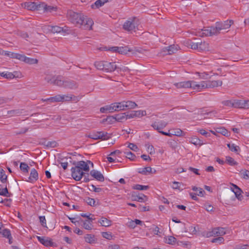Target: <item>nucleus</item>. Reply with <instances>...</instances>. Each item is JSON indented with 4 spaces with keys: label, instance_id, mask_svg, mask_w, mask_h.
<instances>
[{
    "label": "nucleus",
    "instance_id": "f257e3e1",
    "mask_svg": "<svg viewBox=\"0 0 249 249\" xmlns=\"http://www.w3.org/2000/svg\"><path fill=\"white\" fill-rule=\"evenodd\" d=\"M69 20L76 27L85 30H91L94 24L93 20L81 13L70 11L67 13Z\"/></svg>",
    "mask_w": 249,
    "mask_h": 249
},
{
    "label": "nucleus",
    "instance_id": "f03ea898",
    "mask_svg": "<svg viewBox=\"0 0 249 249\" xmlns=\"http://www.w3.org/2000/svg\"><path fill=\"white\" fill-rule=\"evenodd\" d=\"M74 167L71 169V176L77 181L80 180L86 172L89 170L90 166L93 167V164L89 160L80 161L75 163Z\"/></svg>",
    "mask_w": 249,
    "mask_h": 249
},
{
    "label": "nucleus",
    "instance_id": "7ed1b4c3",
    "mask_svg": "<svg viewBox=\"0 0 249 249\" xmlns=\"http://www.w3.org/2000/svg\"><path fill=\"white\" fill-rule=\"evenodd\" d=\"M46 80L50 83H53L55 85L59 87H64L69 88H74L76 87V84L73 82L68 80H65L63 78L61 77H57L56 78H53L50 79V76L46 77Z\"/></svg>",
    "mask_w": 249,
    "mask_h": 249
},
{
    "label": "nucleus",
    "instance_id": "20e7f679",
    "mask_svg": "<svg viewBox=\"0 0 249 249\" xmlns=\"http://www.w3.org/2000/svg\"><path fill=\"white\" fill-rule=\"evenodd\" d=\"M140 21L136 17L129 18L125 22V31L132 34L139 30Z\"/></svg>",
    "mask_w": 249,
    "mask_h": 249
},
{
    "label": "nucleus",
    "instance_id": "39448f33",
    "mask_svg": "<svg viewBox=\"0 0 249 249\" xmlns=\"http://www.w3.org/2000/svg\"><path fill=\"white\" fill-rule=\"evenodd\" d=\"M233 23V20H227L223 22H216L214 26L219 35L221 33V31L229 29Z\"/></svg>",
    "mask_w": 249,
    "mask_h": 249
},
{
    "label": "nucleus",
    "instance_id": "423d86ee",
    "mask_svg": "<svg viewBox=\"0 0 249 249\" xmlns=\"http://www.w3.org/2000/svg\"><path fill=\"white\" fill-rule=\"evenodd\" d=\"M52 102H63L69 101H78L77 97L69 95H57L51 99H48Z\"/></svg>",
    "mask_w": 249,
    "mask_h": 249
},
{
    "label": "nucleus",
    "instance_id": "0eeeda50",
    "mask_svg": "<svg viewBox=\"0 0 249 249\" xmlns=\"http://www.w3.org/2000/svg\"><path fill=\"white\" fill-rule=\"evenodd\" d=\"M197 36H217L218 34L215 26L209 27L206 29H201L200 32L196 35Z\"/></svg>",
    "mask_w": 249,
    "mask_h": 249
},
{
    "label": "nucleus",
    "instance_id": "6e6552de",
    "mask_svg": "<svg viewBox=\"0 0 249 249\" xmlns=\"http://www.w3.org/2000/svg\"><path fill=\"white\" fill-rule=\"evenodd\" d=\"M41 3L28 1L21 4V6L25 9L31 11H41Z\"/></svg>",
    "mask_w": 249,
    "mask_h": 249
},
{
    "label": "nucleus",
    "instance_id": "1a4fd4ad",
    "mask_svg": "<svg viewBox=\"0 0 249 249\" xmlns=\"http://www.w3.org/2000/svg\"><path fill=\"white\" fill-rule=\"evenodd\" d=\"M87 137L94 140H106L110 138V135L104 132H92L87 134Z\"/></svg>",
    "mask_w": 249,
    "mask_h": 249
},
{
    "label": "nucleus",
    "instance_id": "9d476101",
    "mask_svg": "<svg viewBox=\"0 0 249 249\" xmlns=\"http://www.w3.org/2000/svg\"><path fill=\"white\" fill-rule=\"evenodd\" d=\"M146 115L145 110H131L125 111V119H131L135 117H141Z\"/></svg>",
    "mask_w": 249,
    "mask_h": 249
},
{
    "label": "nucleus",
    "instance_id": "9b49d317",
    "mask_svg": "<svg viewBox=\"0 0 249 249\" xmlns=\"http://www.w3.org/2000/svg\"><path fill=\"white\" fill-rule=\"evenodd\" d=\"M179 49V47L178 45H170L163 48L160 52V54L162 55L172 54L176 53Z\"/></svg>",
    "mask_w": 249,
    "mask_h": 249
},
{
    "label": "nucleus",
    "instance_id": "f8f14e48",
    "mask_svg": "<svg viewBox=\"0 0 249 249\" xmlns=\"http://www.w3.org/2000/svg\"><path fill=\"white\" fill-rule=\"evenodd\" d=\"M226 234L225 229L223 228H215L207 233V237L210 236H222Z\"/></svg>",
    "mask_w": 249,
    "mask_h": 249
},
{
    "label": "nucleus",
    "instance_id": "ddd939ff",
    "mask_svg": "<svg viewBox=\"0 0 249 249\" xmlns=\"http://www.w3.org/2000/svg\"><path fill=\"white\" fill-rule=\"evenodd\" d=\"M191 88L199 91L204 89H207L206 82V81H203L199 83H197L195 81H191Z\"/></svg>",
    "mask_w": 249,
    "mask_h": 249
},
{
    "label": "nucleus",
    "instance_id": "4468645a",
    "mask_svg": "<svg viewBox=\"0 0 249 249\" xmlns=\"http://www.w3.org/2000/svg\"><path fill=\"white\" fill-rule=\"evenodd\" d=\"M57 10V7L55 6L47 5L44 3H41V11L46 13H54Z\"/></svg>",
    "mask_w": 249,
    "mask_h": 249
},
{
    "label": "nucleus",
    "instance_id": "2eb2a0df",
    "mask_svg": "<svg viewBox=\"0 0 249 249\" xmlns=\"http://www.w3.org/2000/svg\"><path fill=\"white\" fill-rule=\"evenodd\" d=\"M167 124V123L162 120L155 121L152 124V126L159 132L161 131V130L164 128Z\"/></svg>",
    "mask_w": 249,
    "mask_h": 249
},
{
    "label": "nucleus",
    "instance_id": "dca6fc26",
    "mask_svg": "<svg viewBox=\"0 0 249 249\" xmlns=\"http://www.w3.org/2000/svg\"><path fill=\"white\" fill-rule=\"evenodd\" d=\"M231 191L234 193L236 197L240 201L242 200L243 196L241 195L242 191L237 185L231 184Z\"/></svg>",
    "mask_w": 249,
    "mask_h": 249
},
{
    "label": "nucleus",
    "instance_id": "f3484780",
    "mask_svg": "<svg viewBox=\"0 0 249 249\" xmlns=\"http://www.w3.org/2000/svg\"><path fill=\"white\" fill-rule=\"evenodd\" d=\"M118 66L115 62H109L105 61L104 71L106 72H112L115 71Z\"/></svg>",
    "mask_w": 249,
    "mask_h": 249
},
{
    "label": "nucleus",
    "instance_id": "a211bd4d",
    "mask_svg": "<svg viewBox=\"0 0 249 249\" xmlns=\"http://www.w3.org/2000/svg\"><path fill=\"white\" fill-rule=\"evenodd\" d=\"M38 179V174L37 172L35 169H32L31 170L29 177L28 178V182L31 183H34Z\"/></svg>",
    "mask_w": 249,
    "mask_h": 249
},
{
    "label": "nucleus",
    "instance_id": "6ab92c4d",
    "mask_svg": "<svg viewBox=\"0 0 249 249\" xmlns=\"http://www.w3.org/2000/svg\"><path fill=\"white\" fill-rule=\"evenodd\" d=\"M207 84V89L214 88L219 86H221L223 82L221 80L206 81Z\"/></svg>",
    "mask_w": 249,
    "mask_h": 249
},
{
    "label": "nucleus",
    "instance_id": "aec40b11",
    "mask_svg": "<svg viewBox=\"0 0 249 249\" xmlns=\"http://www.w3.org/2000/svg\"><path fill=\"white\" fill-rule=\"evenodd\" d=\"M37 238L42 244L46 247L52 246L53 245L52 240L48 237L37 236Z\"/></svg>",
    "mask_w": 249,
    "mask_h": 249
},
{
    "label": "nucleus",
    "instance_id": "412c9836",
    "mask_svg": "<svg viewBox=\"0 0 249 249\" xmlns=\"http://www.w3.org/2000/svg\"><path fill=\"white\" fill-rule=\"evenodd\" d=\"M98 223L100 226L105 227H110L112 225L111 220L105 217H102L100 218L99 219Z\"/></svg>",
    "mask_w": 249,
    "mask_h": 249
},
{
    "label": "nucleus",
    "instance_id": "4be33fe9",
    "mask_svg": "<svg viewBox=\"0 0 249 249\" xmlns=\"http://www.w3.org/2000/svg\"><path fill=\"white\" fill-rule=\"evenodd\" d=\"M84 239L86 243L89 244H95L97 243V240L95 236L91 234H87L85 235Z\"/></svg>",
    "mask_w": 249,
    "mask_h": 249
},
{
    "label": "nucleus",
    "instance_id": "5701e85b",
    "mask_svg": "<svg viewBox=\"0 0 249 249\" xmlns=\"http://www.w3.org/2000/svg\"><path fill=\"white\" fill-rule=\"evenodd\" d=\"M90 175L97 180L103 181L104 178L103 175L99 171L93 170L90 172Z\"/></svg>",
    "mask_w": 249,
    "mask_h": 249
},
{
    "label": "nucleus",
    "instance_id": "b1692460",
    "mask_svg": "<svg viewBox=\"0 0 249 249\" xmlns=\"http://www.w3.org/2000/svg\"><path fill=\"white\" fill-rule=\"evenodd\" d=\"M156 172V170L154 169L153 170L151 167H146L144 168H140L139 169V173L144 175H147L150 174H155Z\"/></svg>",
    "mask_w": 249,
    "mask_h": 249
},
{
    "label": "nucleus",
    "instance_id": "393cba45",
    "mask_svg": "<svg viewBox=\"0 0 249 249\" xmlns=\"http://www.w3.org/2000/svg\"><path fill=\"white\" fill-rule=\"evenodd\" d=\"M174 85L178 89L179 88H191V81H183L175 83Z\"/></svg>",
    "mask_w": 249,
    "mask_h": 249
},
{
    "label": "nucleus",
    "instance_id": "a878e982",
    "mask_svg": "<svg viewBox=\"0 0 249 249\" xmlns=\"http://www.w3.org/2000/svg\"><path fill=\"white\" fill-rule=\"evenodd\" d=\"M0 234H1L3 237H7L9 239V242L11 243V234L10 231L3 227L2 224L0 223Z\"/></svg>",
    "mask_w": 249,
    "mask_h": 249
},
{
    "label": "nucleus",
    "instance_id": "bb28decb",
    "mask_svg": "<svg viewBox=\"0 0 249 249\" xmlns=\"http://www.w3.org/2000/svg\"><path fill=\"white\" fill-rule=\"evenodd\" d=\"M107 51H110L112 53H123L124 51L123 47L113 46L108 47L106 49Z\"/></svg>",
    "mask_w": 249,
    "mask_h": 249
},
{
    "label": "nucleus",
    "instance_id": "cd10ccee",
    "mask_svg": "<svg viewBox=\"0 0 249 249\" xmlns=\"http://www.w3.org/2000/svg\"><path fill=\"white\" fill-rule=\"evenodd\" d=\"M100 111L103 113H108L113 112L112 104L106 105L100 108Z\"/></svg>",
    "mask_w": 249,
    "mask_h": 249
},
{
    "label": "nucleus",
    "instance_id": "c85d7f7f",
    "mask_svg": "<svg viewBox=\"0 0 249 249\" xmlns=\"http://www.w3.org/2000/svg\"><path fill=\"white\" fill-rule=\"evenodd\" d=\"M113 112L122 110L124 109V105L122 103H114L112 104Z\"/></svg>",
    "mask_w": 249,
    "mask_h": 249
},
{
    "label": "nucleus",
    "instance_id": "c756f323",
    "mask_svg": "<svg viewBox=\"0 0 249 249\" xmlns=\"http://www.w3.org/2000/svg\"><path fill=\"white\" fill-rule=\"evenodd\" d=\"M92 221L91 220L87 219L85 221H81L83 222V227L87 230H91L92 229Z\"/></svg>",
    "mask_w": 249,
    "mask_h": 249
},
{
    "label": "nucleus",
    "instance_id": "7c9ffc66",
    "mask_svg": "<svg viewBox=\"0 0 249 249\" xmlns=\"http://www.w3.org/2000/svg\"><path fill=\"white\" fill-rule=\"evenodd\" d=\"M86 202L88 205L92 207H95L100 205V203L98 200H95L93 198L89 197L87 198L86 199Z\"/></svg>",
    "mask_w": 249,
    "mask_h": 249
},
{
    "label": "nucleus",
    "instance_id": "2f4dec72",
    "mask_svg": "<svg viewBox=\"0 0 249 249\" xmlns=\"http://www.w3.org/2000/svg\"><path fill=\"white\" fill-rule=\"evenodd\" d=\"M105 61H95L94 66L99 70L104 71Z\"/></svg>",
    "mask_w": 249,
    "mask_h": 249
},
{
    "label": "nucleus",
    "instance_id": "473e14b6",
    "mask_svg": "<svg viewBox=\"0 0 249 249\" xmlns=\"http://www.w3.org/2000/svg\"><path fill=\"white\" fill-rule=\"evenodd\" d=\"M209 44L206 42L198 43V51H205L209 50Z\"/></svg>",
    "mask_w": 249,
    "mask_h": 249
},
{
    "label": "nucleus",
    "instance_id": "72a5a7b5",
    "mask_svg": "<svg viewBox=\"0 0 249 249\" xmlns=\"http://www.w3.org/2000/svg\"><path fill=\"white\" fill-rule=\"evenodd\" d=\"M133 196V200H136V201H137L139 202H145V201H147V200H148L147 196L143 194H141V195L137 196Z\"/></svg>",
    "mask_w": 249,
    "mask_h": 249
},
{
    "label": "nucleus",
    "instance_id": "f704fd0d",
    "mask_svg": "<svg viewBox=\"0 0 249 249\" xmlns=\"http://www.w3.org/2000/svg\"><path fill=\"white\" fill-rule=\"evenodd\" d=\"M233 107L243 108V100L233 99Z\"/></svg>",
    "mask_w": 249,
    "mask_h": 249
},
{
    "label": "nucleus",
    "instance_id": "c9c22d12",
    "mask_svg": "<svg viewBox=\"0 0 249 249\" xmlns=\"http://www.w3.org/2000/svg\"><path fill=\"white\" fill-rule=\"evenodd\" d=\"M24 62L30 65L36 64L38 63V60L36 58H29L26 56Z\"/></svg>",
    "mask_w": 249,
    "mask_h": 249
},
{
    "label": "nucleus",
    "instance_id": "e433bc0d",
    "mask_svg": "<svg viewBox=\"0 0 249 249\" xmlns=\"http://www.w3.org/2000/svg\"><path fill=\"white\" fill-rule=\"evenodd\" d=\"M137 104L131 101H125V110L126 109H132L137 107Z\"/></svg>",
    "mask_w": 249,
    "mask_h": 249
},
{
    "label": "nucleus",
    "instance_id": "4c0bfd02",
    "mask_svg": "<svg viewBox=\"0 0 249 249\" xmlns=\"http://www.w3.org/2000/svg\"><path fill=\"white\" fill-rule=\"evenodd\" d=\"M104 5V3L102 2V1H101V0H97L91 5V8L92 9H96L103 6Z\"/></svg>",
    "mask_w": 249,
    "mask_h": 249
},
{
    "label": "nucleus",
    "instance_id": "58836bf2",
    "mask_svg": "<svg viewBox=\"0 0 249 249\" xmlns=\"http://www.w3.org/2000/svg\"><path fill=\"white\" fill-rule=\"evenodd\" d=\"M191 142L192 143L196 145H201L203 144L202 142L198 139L197 137H194L191 138Z\"/></svg>",
    "mask_w": 249,
    "mask_h": 249
},
{
    "label": "nucleus",
    "instance_id": "ea45409f",
    "mask_svg": "<svg viewBox=\"0 0 249 249\" xmlns=\"http://www.w3.org/2000/svg\"><path fill=\"white\" fill-rule=\"evenodd\" d=\"M50 28L51 29L50 30L53 33H59L63 30L61 27L58 26H51Z\"/></svg>",
    "mask_w": 249,
    "mask_h": 249
},
{
    "label": "nucleus",
    "instance_id": "a19ab883",
    "mask_svg": "<svg viewBox=\"0 0 249 249\" xmlns=\"http://www.w3.org/2000/svg\"><path fill=\"white\" fill-rule=\"evenodd\" d=\"M133 189L138 190H146L149 188L148 186L142 185L140 184H136L132 187Z\"/></svg>",
    "mask_w": 249,
    "mask_h": 249
},
{
    "label": "nucleus",
    "instance_id": "79ce46f5",
    "mask_svg": "<svg viewBox=\"0 0 249 249\" xmlns=\"http://www.w3.org/2000/svg\"><path fill=\"white\" fill-rule=\"evenodd\" d=\"M26 56L23 54L15 53L13 55V58L17 59L21 61L24 62Z\"/></svg>",
    "mask_w": 249,
    "mask_h": 249
},
{
    "label": "nucleus",
    "instance_id": "37998d69",
    "mask_svg": "<svg viewBox=\"0 0 249 249\" xmlns=\"http://www.w3.org/2000/svg\"><path fill=\"white\" fill-rule=\"evenodd\" d=\"M11 79L16 78H21L23 77L22 74L18 71H14L13 72H11Z\"/></svg>",
    "mask_w": 249,
    "mask_h": 249
},
{
    "label": "nucleus",
    "instance_id": "c03bdc74",
    "mask_svg": "<svg viewBox=\"0 0 249 249\" xmlns=\"http://www.w3.org/2000/svg\"><path fill=\"white\" fill-rule=\"evenodd\" d=\"M176 242V239L172 236H169L165 239V242L168 244L174 245Z\"/></svg>",
    "mask_w": 249,
    "mask_h": 249
},
{
    "label": "nucleus",
    "instance_id": "a18cd8bd",
    "mask_svg": "<svg viewBox=\"0 0 249 249\" xmlns=\"http://www.w3.org/2000/svg\"><path fill=\"white\" fill-rule=\"evenodd\" d=\"M222 104L226 107H233V99L223 101Z\"/></svg>",
    "mask_w": 249,
    "mask_h": 249
},
{
    "label": "nucleus",
    "instance_id": "49530a36",
    "mask_svg": "<svg viewBox=\"0 0 249 249\" xmlns=\"http://www.w3.org/2000/svg\"><path fill=\"white\" fill-rule=\"evenodd\" d=\"M136 52L135 48H130L128 46H125V54H133L136 53Z\"/></svg>",
    "mask_w": 249,
    "mask_h": 249
},
{
    "label": "nucleus",
    "instance_id": "de8ad7c7",
    "mask_svg": "<svg viewBox=\"0 0 249 249\" xmlns=\"http://www.w3.org/2000/svg\"><path fill=\"white\" fill-rule=\"evenodd\" d=\"M0 75L7 79H11V72L0 71Z\"/></svg>",
    "mask_w": 249,
    "mask_h": 249
},
{
    "label": "nucleus",
    "instance_id": "09e8293b",
    "mask_svg": "<svg viewBox=\"0 0 249 249\" xmlns=\"http://www.w3.org/2000/svg\"><path fill=\"white\" fill-rule=\"evenodd\" d=\"M124 113H121L115 115L116 122H122L124 118Z\"/></svg>",
    "mask_w": 249,
    "mask_h": 249
},
{
    "label": "nucleus",
    "instance_id": "8fccbe9b",
    "mask_svg": "<svg viewBox=\"0 0 249 249\" xmlns=\"http://www.w3.org/2000/svg\"><path fill=\"white\" fill-rule=\"evenodd\" d=\"M228 147L232 152H236L240 149L239 147L235 145L234 144L228 143L227 144Z\"/></svg>",
    "mask_w": 249,
    "mask_h": 249
},
{
    "label": "nucleus",
    "instance_id": "3c124183",
    "mask_svg": "<svg viewBox=\"0 0 249 249\" xmlns=\"http://www.w3.org/2000/svg\"><path fill=\"white\" fill-rule=\"evenodd\" d=\"M125 158L128 159L130 160H135L136 159L135 155L131 152L125 151Z\"/></svg>",
    "mask_w": 249,
    "mask_h": 249
},
{
    "label": "nucleus",
    "instance_id": "603ef678",
    "mask_svg": "<svg viewBox=\"0 0 249 249\" xmlns=\"http://www.w3.org/2000/svg\"><path fill=\"white\" fill-rule=\"evenodd\" d=\"M118 153V152H115L114 153H111L110 154L111 156L108 157L107 158L108 161H109V162H114L115 161H119L115 157V155H116V154Z\"/></svg>",
    "mask_w": 249,
    "mask_h": 249
},
{
    "label": "nucleus",
    "instance_id": "864d4df0",
    "mask_svg": "<svg viewBox=\"0 0 249 249\" xmlns=\"http://www.w3.org/2000/svg\"><path fill=\"white\" fill-rule=\"evenodd\" d=\"M101 234L103 238L108 240H111L113 237L111 233L110 232H103Z\"/></svg>",
    "mask_w": 249,
    "mask_h": 249
},
{
    "label": "nucleus",
    "instance_id": "5fc2aeb1",
    "mask_svg": "<svg viewBox=\"0 0 249 249\" xmlns=\"http://www.w3.org/2000/svg\"><path fill=\"white\" fill-rule=\"evenodd\" d=\"M226 162L231 165H234L237 164V162L234 160V159L232 158L229 156L226 157Z\"/></svg>",
    "mask_w": 249,
    "mask_h": 249
},
{
    "label": "nucleus",
    "instance_id": "6e6d98bb",
    "mask_svg": "<svg viewBox=\"0 0 249 249\" xmlns=\"http://www.w3.org/2000/svg\"><path fill=\"white\" fill-rule=\"evenodd\" d=\"M0 195L4 196H10L9 193H8L6 187L2 189L1 186L0 185Z\"/></svg>",
    "mask_w": 249,
    "mask_h": 249
},
{
    "label": "nucleus",
    "instance_id": "4d7b16f0",
    "mask_svg": "<svg viewBox=\"0 0 249 249\" xmlns=\"http://www.w3.org/2000/svg\"><path fill=\"white\" fill-rule=\"evenodd\" d=\"M19 113L18 110L12 109L7 112V115L9 117H12Z\"/></svg>",
    "mask_w": 249,
    "mask_h": 249
},
{
    "label": "nucleus",
    "instance_id": "13d9d810",
    "mask_svg": "<svg viewBox=\"0 0 249 249\" xmlns=\"http://www.w3.org/2000/svg\"><path fill=\"white\" fill-rule=\"evenodd\" d=\"M80 215L83 217H86L89 220H93L95 219V218H93V215L89 213H82L80 214Z\"/></svg>",
    "mask_w": 249,
    "mask_h": 249
},
{
    "label": "nucleus",
    "instance_id": "bf43d9fd",
    "mask_svg": "<svg viewBox=\"0 0 249 249\" xmlns=\"http://www.w3.org/2000/svg\"><path fill=\"white\" fill-rule=\"evenodd\" d=\"M7 177L5 174V172L3 170L1 172H0V179L2 182H5L7 180Z\"/></svg>",
    "mask_w": 249,
    "mask_h": 249
},
{
    "label": "nucleus",
    "instance_id": "052dcab7",
    "mask_svg": "<svg viewBox=\"0 0 249 249\" xmlns=\"http://www.w3.org/2000/svg\"><path fill=\"white\" fill-rule=\"evenodd\" d=\"M224 241V239L222 236H219L217 238H213L212 240V243L218 242L219 244L223 243Z\"/></svg>",
    "mask_w": 249,
    "mask_h": 249
},
{
    "label": "nucleus",
    "instance_id": "680f3d73",
    "mask_svg": "<svg viewBox=\"0 0 249 249\" xmlns=\"http://www.w3.org/2000/svg\"><path fill=\"white\" fill-rule=\"evenodd\" d=\"M173 130L174 131L172 130V133H171V134H172V135L180 136L182 135V134L183 133V131L181 129L178 128Z\"/></svg>",
    "mask_w": 249,
    "mask_h": 249
},
{
    "label": "nucleus",
    "instance_id": "e2e57ef3",
    "mask_svg": "<svg viewBox=\"0 0 249 249\" xmlns=\"http://www.w3.org/2000/svg\"><path fill=\"white\" fill-rule=\"evenodd\" d=\"M20 168L23 172H27L29 169V166L25 163H21Z\"/></svg>",
    "mask_w": 249,
    "mask_h": 249
},
{
    "label": "nucleus",
    "instance_id": "0e129e2a",
    "mask_svg": "<svg viewBox=\"0 0 249 249\" xmlns=\"http://www.w3.org/2000/svg\"><path fill=\"white\" fill-rule=\"evenodd\" d=\"M128 147H129L131 150L135 152H137L139 150L138 146L136 144L132 143H129Z\"/></svg>",
    "mask_w": 249,
    "mask_h": 249
},
{
    "label": "nucleus",
    "instance_id": "69168bd1",
    "mask_svg": "<svg viewBox=\"0 0 249 249\" xmlns=\"http://www.w3.org/2000/svg\"><path fill=\"white\" fill-rule=\"evenodd\" d=\"M188 231L189 232H191L192 234H195L196 233V227L193 226H191L189 227L188 229L186 231Z\"/></svg>",
    "mask_w": 249,
    "mask_h": 249
},
{
    "label": "nucleus",
    "instance_id": "338daca9",
    "mask_svg": "<svg viewBox=\"0 0 249 249\" xmlns=\"http://www.w3.org/2000/svg\"><path fill=\"white\" fill-rule=\"evenodd\" d=\"M138 209L140 212H146L150 210V208L149 206H142L141 205H139Z\"/></svg>",
    "mask_w": 249,
    "mask_h": 249
},
{
    "label": "nucleus",
    "instance_id": "774afa93",
    "mask_svg": "<svg viewBox=\"0 0 249 249\" xmlns=\"http://www.w3.org/2000/svg\"><path fill=\"white\" fill-rule=\"evenodd\" d=\"M241 175L245 179L249 178V171L248 170L243 171L242 172H241Z\"/></svg>",
    "mask_w": 249,
    "mask_h": 249
}]
</instances>
